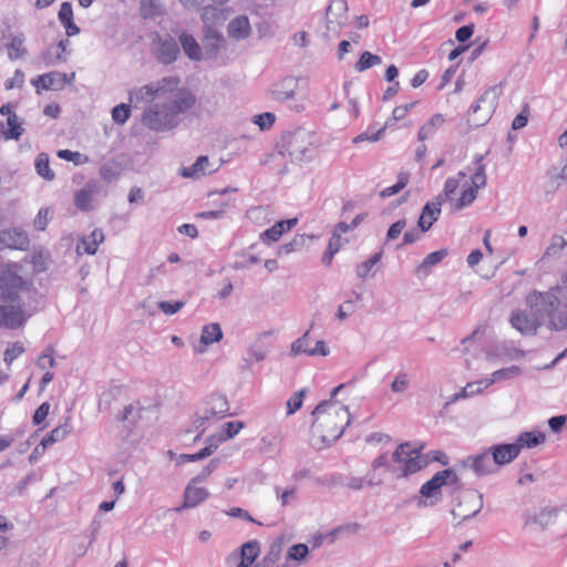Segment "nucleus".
Listing matches in <instances>:
<instances>
[{"label": "nucleus", "mask_w": 567, "mask_h": 567, "mask_svg": "<svg viewBox=\"0 0 567 567\" xmlns=\"http://www.w3.org/2000/svg\"><path fill=\"white\" fill-rule=\"evenodd\" d=\"M343 386V384H340L334 388L330 400L322 401L312 412L315 421L311 426V441L317 449H323L334 443L350 423L348 408L333 400Z\"/></svg>", "instance_id": "1"}, {"label": "nucleus", "mask_w": 567, "mask_h": 567, "mask_svg": "<svg viewBox=\"0 0 567 567\" xmlns=\"http://www.w3.org/2000/svg\"><path fill=\"white\" fill-rule=\"evenodd\" d=\"M143 113V123L152 131L165 132L179 123V116L187 112L195 103L194 95L187 90H178L162 97Z\"/></svg>", "instance_id": "2"}, {"label": "nucleus", "mask_w": 567, "mask_h": 567, "mask_svg": "<svg viewBox=\"0 0 567 567\" xmlns=\"http://www.w3.org/2000/svg\"><path fill=\"white\" fill-rule=\"evenodd\" d=\"M525 302L529 309L540 315L548 330H567V288L556 285L546 291L532 290Z\"/></svg>", "instance_id": "3"}, {"label": "nucleus", "mask_w": 567, "mask_h": 567, "mask_svg": "<svg viewBox=\"0 0 567 567\" xmlns=\"http://www.w3.org/2000/svg\"><path fill=\"white\" fill-rule=\"evenodd\" d=\"M42 296L31 277L24 276L23 267L18 262L7 264L0 271V300L10 302H31L38 307Z\"/></svg>", "instance_id": "4"}, {"label": "nucleus", "mask_w": 567, "mask_h": 567, "mask_svg": "<svg viewBox=\"0 0 567 567\" xmlns=\"http://www.w3.org/2000/svg\"><path fill=\"white\" fill-rule=\"evenodd\" d=\"M179 85V80L175 76L163 78L158 81L151 82L141 87H135L130 91V102L135 106L138 103H150L155 100L166 97L168 93H173Z\"/></svg>", "instance_id": "5"}, {"label": "nucleus", "mask_w": 567, "mask_h": 567, "mask_svg": "<svg viewBox=\"0 0 567 567\" xmlns=\"http://www.w3.org/2000/svg\"><path fill=\"white\" fill-rule=\"evenodd\" d=\"M420 451L421 449L413 447L408 442L402 443L396 447L391 455V460L395 466L394 474L398 477L415 473L421 468L419 461Z\"/></svg>", "instance_id": "6"}, {"label": "nucleus", "mask_w": 567, "mask_h": 567, "mask_svg": "<svg viewBox=\"0 0 567 567\" xmlns=\"http://www.w3.org/2000/svg\"><path fill=\"white\" fill-rule=\"evenodd\" d=\"M37 309L31 302L0 305V328L13 330L22 327Z\"/></svg>", "instance_id": "7"}, {"label": "nucleus", "mask_w": 567, "mask_h": 567, "mask_svg": "<svg viewBox=\"0 0 567 567\" xmlns=\"http://www.w3.org/2000/svg\"><path fill=\"white\" fill-rule=\"evenodd\" d=\"M463 465L464 467L472 470L478 477L495 475L498 473L489 449H485L477 454L467 456L463 461Z\"/></svg>", "instance_id": "8"}, {"label": "nucleus", "mask_w": 567, "mask_h": 567, "mask_svg": "<svg viewBox=\"0 0 567 567\" xmlns=\"http://www.w3.org/2000/svg\"><path fill=\"white\" fill-rule=\"evenodd\" d=\"M529 310V312H514L511 317V323L513 328L518 330L520 333L533 336L537 333L539 327L544 323L540 315L536 313L532 309Z\"/></svg>", "instance_id": "9"}, {"label": "nucleus", "mask_w": 567, "mask_h": 567, "mask_svg": "<svg viewBox=\"0 0 567 567\" xmlns=\"http://www.w3.org/2000/svg\"><path fill=\"white\" fill-rule=\"evenodd\" d=\"M312 340L309 331L305 332L299 339L291 344V352L293 354L305 353L310 357L321 355L327 357L330 351L326 346L324 341L317 340L315 346H311Z\"/></svg>", "instance_id": "10"}, {"label": "nucleus", "mask_w": 567, "mask_h": 567, "mask_svg": "<svg viewBox=\"0 0 567 567\" xmlns=\"http://www.w3.org/2000/svg\"><path fill=\"white\" fill-rule=\"evenodd\" d=\"M348 6L344 0H332L327 9V29L332 34H338L341 27L347 22Z\"/></svg>", "instance_id": "11"}, {"label": "nucleus", "mask_w": 567, "mask_h": 567, "mask_svg": "<svg viewBox=\"0 0 567 567\" xmlns=\"http://www.w3.org/2000/svg\"><path fill=\"white\" fill-rule=\"evenodd\" d=\"M29 244V236L21 228H10L0 231V249L27 250Z\"/></svg>", "instance_id": "12"}, {"label": "nucleus", "mask_w": 567, "mask_h": 567, "mask_svg": "<svg viewBox=\"0 0 567 567\" xmlns=\"http://www.w3.org/2000/svg\"><path fill=\"white\" fill-rule=\"evenodd\" d=\"M100 192V184L96 181H89L74 195V205L82 212H90L95 207V196Z\"/></svg>", "instance_id": "13"}, {"label": "nucleus", "mask_w": 567, "mask_h": 567, "mask_svg": "<svg viewBox=\"0 0 567 567\" xmlns=\"http://www.w3.org/2000/svg\"><path fill=\"white\" fill-rule=\"evenodd\" d=\"M455 481L456 475L452 470L440 471L421 486L420 494L426 498L435 497L442 486L446 485L449 482L454 483Z\"/></svg>", "instance_id": "14"}, {"label": "nucleus", "mask_w": 567, "mask_h": 567, "mask_svg": "<svg viewBox=\"0 0 567 567\" xmlns=\"http://www.w3.org/2000/svg\"><path fill=\"white\" fill-rule=\"evenodd\" d=\"M488 449L498 472L502 466L509 464L519 455L518 447L515 443L494 444Z\"/></svg>", "instance_id": "15"}, {"label": "nucleus", "mask_w": 567, "mask_h": 567, "mask_svg": "<svg viewBox=\"0 0 567 567\" xmlns=\"http://www.w3.org/2000/svg\"><path fill=\"white\" fill-rule=\"evenodd\" d=\"M216 171L217 167H213L208 156L202 155L193 165L183 167L181 175L185 178L199 179Z\"/></svg>", "instance_id": "16"}, {"label": "nucleus", "mask_w": 567, "mask_h": 567, "mask_svg": "<svg viewBox=\"0 0 567 567\" xmlns=\"http://www.w3.org/2000/svg\"><path fill=\"white\" fill-rule=\"evenodd\" d=\"M208 496L209 493L205 487H199L197 484L189 482L184 491V503L182 507L177 508L176 511L196 507L205 502Z\"/></svg>", "instance_id": "17"}, {"label": "nucleus", "mask_w": 567, "mask_h": 567, "mask_svg": "<svg viewBox=\"0 0 567 567\" xmlns=\"http://www.w3.org/2000/svg\"><path fill=\"white\" fill-rule=\"evenodd\" d=\"M373 473H369L367 475V484L369 486H375L382 483V477L375 472L380 468H383L384 472H391L394 473L395 466L391 460V456H389L388 453H383L375 457L371 464Z\"/></svg>", "instance_id": "18"}, {"label": "nucleus", "mask_w": 567, "mask_h": 567, "mask_svg": "<svg viewBox=\"0 0 567 567\" xmlns=\"http://www.w3.org/2000/svg\"><path fill=\"white\" fill-rule=\"evenodd\" d=\"M298 223L297 218L277 221L270 228L260 234V239L265 244L276 243L280 237L295 227Z\"/></svg>", "instance_id": "19"}, {"label": "nucleus", "mask_w": 567, "mask_h": 567, "mask_svg": "<svg viewBox=\"0 0 567 567\" xmlns=\"http://www.w3.org/2000/svg\"><path fill=\"white\" fill-rule=\"evenodd\" d=\"M441 206L442 203L436 198L425 204L417 221L421 231H427L437 220L441 213Z\"/></svg>", "instance_id": "20"}, {"label": "nucleus", "mask_w": 567, "mask_h": 567, "mask_svg": "<svg viewBox=\"0 0 567 567\" xmlns=\"http://www.w3.org/2000/svg\"><path fill=\"white\" fill-rule=\"evenodd\" d=\"M61 79V72L52 71L33 78L31 84L37 89L38 93L40 90L60 91L63 90Z\"/></svg>", "instance_id": "21"}, {"label": "nucleus", "mask_w": 567, "mask_h": 567, "mask_svg": "<svg viewBox=\"0 0 567 567\" xmlns=\"http://www.w3.org/2000/svg\"><path fill=\"white\" fill-rule=\"evenodd\" d=\"M179 54V47L173 38L161 39L157 50V59L164 64L174 62Z\"/></svg>", "instance_id": "22"}, {"label": "nucleus", "mask_w": 567, "mask_h": 567, "mask_svg": "<svg viewBox=\"0 0 567 567\" xmlns=\"http://www.w3.org/2000/svg\"><path fill=\"white\" fill-rule=\"evenodd\" d=\"M72 431L69 417L64 422L54 427L47 436L42 439L39 446L44 451L50 445L63 441Z\"/></svg>", "instance_id": "23"}, {"label": "nucleus", "mask_w": 567, "mask_h": 567, "mask_svg": "<svg viewBox=\"0 0 567 567\" xmlns=\"http://www.w3.org/2000/svg\"><path fill=\"white\" fill-rule=\"evenodd\" d=\"M445 123V117L436 113L430 120H427L419 130L417 140L420 142H425L426 140H431L437 132L440 127Z\"/></svg>", "instance_id": "24"}, {"label": "nucleus", "mask_w": 567, "mask_h": 567, "mask_svg": "<svg viewBox=\"0 0 567 567\" xmlns=\"http://www.w3.org/2000/svg\"><path fill=\"white\" fill-rule=\"evenodd\" d=\"M250 31V23L246 16H239L233 19L228 24V34L235 40H243L248 38Z\"/></svg>", "instance_id": "25"}, {"label": "nucleus", "mask_w": 567, "mask_h": 567, "mask_svg": "<svg viewBox=\"0 0 567 567\" xmlns=\"http://www.w3.org/2000/svg\"><path fill=\"white\" fill-rule=\"evenodd\" d=\"M296 82L293 79H284L276 83L271 89V94L276 101H287L295 96Z\"/></svg>", "instance_id": "26"}, {"label": "nucleus", "mask_w": 567, "mask_h": 567, "mask_svg": "<svg viewBox=\"0 0 567 567\" xmlns=\"http://www.w3.org/2000/svg\"><path fill=\"white\" fill-rule=\"evenodd\" d=\"M59 20L65 28L66 34L73 37L80 32L79 27L73 22V10L70 2H63L59 11Z\"/></svg>", "instance_id": "27"}, {"label": "nucleus", "mask_w": 567, "mask_h": 567, "mask_svg": "<svg viewBox=\"0 0 567 567\" xmlns=\"http://www.w3.org/2000/svg\"><path fill=\"white\" fill-rule=\"evenodd\" d=\"M181 45L185 52V54L193 61L202 60V49L196 41V39L186 32H183L179 35Z\"/></svg>", "instance_id": "28"}, {"label": "nucleus", "mask_w": 567, "mask_h": 567, "mask_svg": "<svg viewBox=\"0 0 567 567\" xmlns=\"http://www.w3.org/2000/svg\"><path fill=\"white\" fill-rule=\"evenodd\" d=\"M545 434L542 432H523L515 440V445L520 452L523 449H533L545 442Z\"/></svg>", "instance_id": "29"}, {"label": "nucleus", "mask_w": 567, "mask_h": 567, "mask_svg": "<svg viewBox=\"0 0 567 567\" xmlns=\"http://www.w3.org/2000/svg\"><path fill=\"white\" fill-rule=\"evenodd\" d=\"M282 554V540L276 539L271 543L267 555L264 557L258 567H286L278 565Z\"/></svg>", "instance_id": "30"}, {"label": "nucleus", "mask_w": 567, "mask_h": 567, "mask_svg": "<svg viewBox=\"0 0 567 567\" xmlns=\"http://www.w3.org/2000/svg\"><path fill=\"white\" fill-rule=\"evenodd\" d=\"M104 240V234L101 229H94L89 237L83 238L78 245V250L83 249L87 255H94L99 245Z\"/></svg>", "instance_id": "31"}, {"label": "nucleus", "mask_w": 567, "mask_h": 567, "mask_svg": "<svg viewBox=\"0 0 567 567\" xmlns=\"http://www.w3.org/2000/svg\"><path fill=\"white\" fill-rule=\"evenodd\" d=\"M520 372L522 370L517 365H511L504 369L496 370L495 372L492 373L491 379H484V386L488 388L495 382L515 379L520 374Z\"/></svg>", "instance_id": "32"}, {"label": "nucleus", "mask_w": 567, "mask_h": 567, "mask_svg": "<svg viewBox=\"0 0 567 567\" xmlns=\"http://www.w3.org/2000/svg\"><path fill=\"white\" fill-rule=\"evenodd\" d=\"M259 544L257 540H250L243 545L240 561L237 567H248L250 566L259 555Z\"/></svg>", "instance_id": "33"}, {"label": "nucleus", "mask_w": 567, "mask_h": 567, "mask_svg": "<svg viewBox=\"0 0 567 567\" xmlns=\"http://www.w3.org/2000/svg\"><path fill=\"white\" fill-rule=\"evenodd\" d=\"M217 414H213L208 411V406L205 404L199 409L196 414V419L194 421V425L196 430H200L199 434L195 437V441L205 432L210 422L218 420Z\"/></svg>", "instance_id": "34"}, {"label": "nucleus", "mask_w": 567, "mask_h": 567, "mask_svg": "<svg viewBox=\"0 0 567 567\" xmlns=\"http://www.w3.org/2000/svg\"><path fill=\"white\" fill-rule=\"evenodd\" d=\"M244 427V423L241 421H230L226 422L223 425V431L218 434V437H210L209 443H220L225 442L229 439H233L235 435L239 433V431Z\"/></svg>", "instance_id": "35"}, {"label": "nucleus", "mask_w": 567, "mask_h": 567, "mask_svg": "<svg viewBox=\"0 0 567 567\" xmlns=\"http://www.w3.org/2000/svg\"><path fill=\"white\" fill-rule=\"evenodd\" d=\"M140 13L144 19H154L164 13L159 0H141Z\"/></svg>", "instance_id": "36"}, {"label": "nucleus", "mask_w": 567, "mask_h": 567, "mask_svg": "<svg viewBox=\"0 0 567 567\" xmlns=\"http://www.w3.org/2000/svg\"><path fill=\"white\" fill-rule=\"evenodd\" d=\"M204 404L217 417H224L229 411L228 401L223 395H212Z\"/></svg>", "instance_id": "37"}, {"label": "nucleus", "mask_w": 567, "mask_h": 567, "mask_svg": "<svg viewBox=\"0 0 567 567\" xmlns=\"http://www.w3.org/2000/svg\"><path fill=\"white\" fill-rule=\"evenodd\" d=\"M458 178L456 177H449L445 183L443 190L437 195L436 199H439L441 203L450 200L452 198V195L455 194L460 186V178H464L466 176L465 172H458L457 174Z\"/></svg>", "instance_id": "38"}, {"label": "nucleus", "mask_w": 567, "mask_h": 567, "mask_svg": "<svg viewBox=\"0 0 567 567\" xmlns=\"http://www.w3.org/2000/svg\"><path fill=\"white\" fill-rule=\"evenodd\" d=\"M566 174L564 171L556 172V169L548 172L547 179L544 184V192L546 194H554L566 182Z\"/></svg>", "instance_id": "39"}, {"label": "nucleus", "mask_w": 567, "mask_h": 567, "mask_svg": "<svg viewBox=\"0 0 567 567\" xmlns=\"http://www.w3.org/2000/svg\"><path fill=\"white\" fill-rule=\"evenodd\" d=\"M447 256V251L445 249L436 250L429 254L421 265L417 267V274L426 275L431 267L440 264Z\"/></svg>", "instance_id": "40"}, {"label": "nucleus", "mask_w": 567, "mask_h": 567, "mask_svg": "<svg viewBox=\"0 0 567 567\" xmlns=\"http://www.w3.org/2000/svg\"><path fill=\"white\" fill-rule=\"evenodd\" d=\"M217 450V443H208L204 449L195 454H181L177 458V464L185 462H197L210 456Z\"/></svg>", "instance_id": "41"}, {"label": "nucleus", "mask_w": 567, "mask_h": 567, "mask_svg": "<svg viewBox=\"0 0 567 567\" xmlns=\"http://www.w3.org/2000/svg\"><path fill=\"white\" fill-rule=\"evenodd\" d=\"M223 338L221 328L218 323H210L203 328L200 342L205 346H209L214 342H218Z\"/></svg>", "instance_id": "42"}, {"label": "nucleus", "mask_w": 567, "mask_h": 567, "mask_svg": "<svg viewBox=\"0 0 567 567\" xmlns=\"http://www.w3.org/2000/svg\"><path fill=\"white\" fill-rule=\"evenodd\" d=\"M37 173L47 181L54 178V172L50 168L49 156L45 153H40L35 158Z\"/></svg>", "instance_id": "43"}, {"label": "nucleus", "mask_w": 567, "mask_h": 567, "mask_svg": "<svg viewBox=\"0 0 567 567\" xmlns=\"http://www.w3.org/2000/svg\"><path fill=\"white\" fill-rule=\"evenodd\" d=\"M410 174L406 172H400L398 175V181L394 185L390 187H385L380 192V196L382 198L391 197L398 193H400L409 183Z\"/></svg>", "instance_id": "44"}, {"label": "nucleus", "mask_w": 567, "mask_h": 567, "mask_svg": "<svg viewBox=\"0 0 567 567\" xmlns=\"http://www.w3.org/2000/svg\"><path fill=\"white\" fill-rule=\"evenodd\" d=\"M381 62H382V59L380 55L372 54L369 51H364L361 54L359 61L355 63L354 69L358 72H363L374 65L381 64Z\"/></svg>", "instance_id": "45"}, {"label": "nucleus", "mask_w": 567, "mask_h": 567, "mask_svg": "<svg viewBox=\"0 0 567 567\" xmlns=\"http://www.w3.org/2000/svg\"><path fill=\"white\" fill-rule=\"evenodd\" d=\"M557 516V509L551 507L542 508L538 513L533 517V522L535 524L540 525L542 527H546L553 524Z\"/></svg>", "instance_id": "46"}, {"label": "nucleus", "mask_w": 567, "mask_h": 567, "mask_svg": "<svg viewBox=\"0 0 567 567\" xmlns=\"http://www.w3.org/2000/svg\"><path fill=\"white\" fill-rule=\"evenodd\" d=\"M381 258L382 252H377L370 258H368L365 261L358 265L355 269L357 276L361 279H365L367 277H369L371 270L381 260Z\"/></svg>", "instance_id": "47"}, {"label": "nucleus", "mask_w": 567, "mask_h": 567, "mask_svg": "<svg viewBox=\"0 0 567 567\" xmlns=\"http://www.w3.org/2000/svg\"><path fill=\"white\" fill-rule=\"evenodd\" d=\"M476 196L477 189H475L472 186L466 187L465 189H463L460 198L454 203L453 208L455 210H461L464 207L470 206L475 200Z\"/></svg>", "instance_id": "48"}, {"label": "nucleus", "mask_w": 567, "mask_h": 567, "mask_svg": "<svg viewBox=\"0 0 567 567\" xmlns=\"http://www.w3.org/2000/svg\"><path fill=\"white\" fill-rule=\"evenodd\" d=\"M275 493H276V497L280 502L281 506H287L296 501L297 488L295 486H291V487L284 489L279 486H276Z\"/></svg>", "instance_id": "49"}, {"label": "nucleus", "mask_w": 567, "mask_h": 567, "mask_svg": "<svg viewBox=\"0 0 567 567\" xmlns=\"http://www.w3.org/2000/svg\"><path fill=\"white\" fill-rule=\"evenodd\" d=\"M482 159V156L477 158L476 169L471 177L472 187H474L475 189H481L486 185L485 165L481 163Z\"/></svg>", "instance_id": "50"}, {"label": "nucleus", "mask_w": 567, "mask_h": 567, "mask_svg": "<svg viewBox=\"0 0 567 567\" xmlns=\"http://www.w3.org/2000/svg\"><path fill=\"white\" fill-rule=\"evenodd\" d=\"M24 39L22 37H13L8 45V55L11 60L21 58L25 50L23 47Z\"/></svg>", "instance_id": "51"}, {"label": "nucleus", "mask_w": 567, "mask_h": 567, "mask_svg": "<svg viewBox=\"0 0 567 567\" xmlns=\"http://www.w3.org/2000/svg\"><path fill=\"white\" fill-rule=\"evenodd\" d=\"M7 124H8V131L6 132L7 138L18 140L23 133V128L18 121V116L16 114H10L7 118Z\"/></svg>", "instance_id": "52"}, {"label": "nucleus", "mask_w": 567, "mask_h": 567, "mask_svg": "<svg viewBox=\"0 0 567 567\" xmlns=\"http://www.w3.org/2000/svg\"><path fill=\"white\" fill-rule=\"evenodd\" d=\"M25 351L23 344L19 341L12 343L6 349L3 353V361L7 365H11L12 362Z\"/></svg>", "instance_id": "53"}, {"label": "nucleus", "mask_w": 567, "mask_h": 567, "mask_svg": "<svg viewBox=\"0 0 567 567\" xmlns=\"http://www.w3.org/2000/svg\"><path fill=\"white\" fill-rule=\"evenodd\" d=\"M495 99H496V92H495V89H489V90H486L481 96L480 99L473 103L470 107V112L475 114L477 113L480 110H481V105L482 103H485L487 101H489V109H492L494 106V102H495Z\"/></svg>", "instance_id": "54"}, {"label": "nucleus", "mask_w": 567, "mask_h": 567, "mask_svg": "<svg viewBox=\"0 0 567 567\" xmlns=\"http://www.w3.org/2000/svg\"><path fill=\"white\" fill-rule=\"evenodd\" d=\"M566 244L567 243L563 236L554 235L545 250V256L551 257L558 255L565 248Z\"/></svg>", "instance_id": "55"}, {"label": "nucleus", "mask_w": 567, "mask_h": 567, "mask_svg": "<svg viewBox=\"0 0 567 567\" xmlns=\"http://www.w3.org/2000/svg\"><path fill=\"white\" fill-rule=\"evenodd\" d=\"M39 59L45 66L55 65L66 61L65 55H62V53L52 52L51 49L42 52Z\"/></svg>", "instance_id": "56"}, {"label": "nucleus", "mask_w": 567, "mask_h": 567, "mask_svg": "<svg viewBox=\"0 0 567 567\" xmlns=\"http://www.w3.org/2000/svg\"><path fill=\"white\" fill-rule=\"evenodd\" d=\"M131 114L130 105L122 103L112 110V118L117 124H124Z\"/></svg>", "instance_id": "57"}, {"label": "nucleus", "mask_w": 567, "mask_h": 567, "mask_svg": "<svg viewBox=\"0 0 567 567\" xmlns=\"http://www.w3.org/2000/svg\"><path fill=\"white\" fill-rule=\"evenodd\" d=\"M219 464V460H212L196 476H194L189 482L199 484L207 480L212 475V473L217 468Z\"/></svg>", "instance_id": "58"}, {"label": "nucleus", "mask_w": 567, "mask_h": 567, "mask_svg": "<svg viewBox=\"0 0 567 567\" xmlns=\"http://www.w3.org/2000/svg\"><path fill=\"white\" fill-rule=\"evenodd\" d=\"M410 380L408 374L405 372H399L391 384V390L395 393H403L408 390Z\"/></svg>", "instance_id": "59"}, {"label": "nucleus", "mask_w": 567, "mask_h": 567, "mask_svg": "<svg viewBox=\"0 0 567 567\" xmlns=\"http://www.w3.org/2000/svg\"><path fill=\"white\" fill-rule=\"evenodd\" d=\"M303 396H305V390H300V391L293 393L289 398V400L287 401V414L288 415L293 414L302 406Z\"/></svg>", "instance_id": "60"}, {"label": "nucleus", "mask_w": 567, "mask_h": 567, "mask_svg": "<svg viewBox=\"0 0 567 567\" xmlns=\"http://www.w3.org/2000/svg\"><path fill=\"white\" fill-rule=\"evenodd\" d=\"M58 156L60 158H62V159H65V161H69V162H73L76 165L86 163L87 159H89L86 156L82 155L81 153L73 152V151H70V150H60L58 152Z\"/></svg>", "instance_id": "61"}, {"label": "nucleus", "mask_w": 567, "mask_h": 567, "mask_svg": "<svg viewBox=\"0 0 567 567\" xmlns=\"http://www.w3.org/2000/svg\"><path fill=\"white\" fill-rule=\"evenodd\" d=\"M49 220H50V209L47 207L41 208L38 212L35 218L33 220L34 229L39 230V231L44 230L49 224Z\"/></svg>", "instance_id": "62"}, {"label": "nucleus", "mask_w": 567, "mask_h": 567, "mask_svg": "<svg viewBox=\"0 0 567 567\" xmlns=\"http://www.w3.org/2000/svg\"><path fill=\"white\" fill-rule=\"evenodd\" d=\"M308 546L306 544L292 545L288 550V558L292 560H301L308 555Z\"/></svg>", "instance_id": "63"}, {"label": "nucleus", "mask_w": 567, "mask_h": 567, "mask_svg": "<svg viewBox=\"0 0 567 567\" xmlns=\"http://www.w3.org/2000/svg\"><path fill=\"white\" fill-rule=\"evenodd\" d=\"M47 254L43 251L33 252L30 257V262L33 265L34 270L37 272L43 271L47 269Z\"/></svg>", "instance_id": "64"}]
</instances>
